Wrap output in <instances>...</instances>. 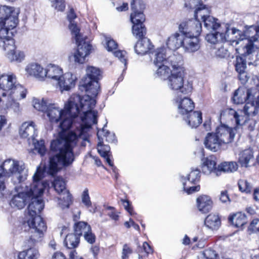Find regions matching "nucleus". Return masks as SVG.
Segmentation results:
<instances>
[{"mask_svg":"<svg viewBox=\"0 0 259 259\" xmlns=\"http://www.w3.org/2000/svg\"><path fill=\"white\" fill-rule=\"evenodd\" d=\"M29 217L27 223L30 228V232L31 234L27 239L26 242L29 244L30 246L42 241L44 232L47 230V226L40 215Z\"/></svg>","mask_w":259,"mask_h":259,"instance_id":"obj_9","label":"nucleus"},{"mask_svg":"<svg viewBox=\"0 0 259 259\" xmlns=\"http://www.w3.org/2000/svg\"><path fill=\"white\" fill-rule=\"evenodd\" d=\"M27 176V170L23 161L15 159H6L0 165V190L5 189L6 178L12 176L13 183L17 184L26 180Z\"/></svg>","mask_w":259,"mask_h":259,"instance_id":"obj_3","label":"nucleus"},{"mask_svg":"<svg viewBox=\"0 0 259 259\" xmlns=\"http://www.w3.org/2000/svg\"><path fill=\"white\" fill-rule=\"evenodd\" d=\"M84 240L89 244H93L96 242V236L93 232L92 227L83 235Z\"/></svg>","mask_w":259,"mask_h":259,"instance_id":"obj_60","label":"nucleus"},{"mask_svg":"<svg viewBox=\"0 0 259 259\" xmlns=\"http://www.w3.org/2000/svg\"><path fill=\"white\" fill-rule=\"evenodd\" d=\"M66 110L60 108L55 104H49L46 113L51 122L57 123L62 117H64Z\"/></svg>","mask_w":259,"mask_h":259,"instance_id":"obj_23","label":"nucleus"},{"mask_svg":"<svg viewBox=\"0 0 259 259\" xmlns=\"http://www.w3.org/2000/svg\"><path fill=\"white\" fill-rule=\"evenodd\" d=\"M253 160V153L251 149H245L239 154V162L242 166H249L250 162Z\"/></svg>","mask_w":259,"mask_h":259,"instance_id":"obj_36","label":"nucleus"},{"mask_svg":"<svg viewBox=\"0 0 259 259\" xmlns=\"http://www.w3.org/2000/svg\"><path fill=\"white\" fill-rule=\"evenodd\" d=\"M25 71L29 75L39 80H45L46 78L45 68L38 63H32L28 64L25 68Z\"/></svg>","mask_w":259,"mask_h":259,"instance_id":"obj_19","label":"nucleus"},{"mask_svg":"<svg viewBox=\"0 0 259 259\" xmlns=\"http://www.w3.org/2000/svg\"><path fill=\"white\" fill-rule=\"evenodd\" d=\"M77 45V49L73 55L74 61L78 64H83L85 61L86 57L90 54L92 49V45L86 38L83 37L81 34L78 35V39L73 37Z\"/></svg>","mask_w":259,"mask_h":259,"instance_id":"obj_12","label":"nucleus"},{"mask_svg":"<svg viewBox=\"0 0 259 259\" xmlns=\"http://www.w3.org/2000/svg\"><path fill=\"white\" fill-rule=\"evenodd\" d=\"M20 136L23 138L27 139L28 140H34L36 136V129L34 123L33 122H25L20 127L19 130Z\"/></svg>","mask_w":259,"mask_h":259,"instance_id":"obj_27","label":"nucleus"},{"mask_svg":"<svg viewBox=\"0 0 259 259\" xmlns=\"http://www.w3.org/2000/svg\"><path fill=\"white\" fill-rule=\"evenodd\" d=\"M235 130L226 125L222 124L218 126L215 132L213 133L222 144L224 145L229 144L233 141L235 137Z\"/></svg>","mask_w":259,"mask_h":259,"instance_id":"obj_16","label":"nucleus"},{"mask_svg":"<svg viewBox=\"0 0 259 259\" xmlns=\"http://www.w3.org/2000/svg\"><path fill=\"white\" fill-rule=\"evenodd\" d=\"M0 89L14 94L17 98H20L24 95V87L17 81L14 74L0 75Z\"/></svg>","mask_w":259,"mask_h":259,"instance_id":"obj_10","label":"nucleus"},{"mask_svg":"<svg viewBox=\"0 0 259 259\" xmlns=\"http://www.w3.org/2000/svg\"><path fill=\"white\" fill-rule=\"evenodd\" d=\"M26 242L27 239L24 242V247L27 249L19 252L18 259H37L39 257L40 254L38 250L33 247L37 243H35L29 246V244Z\"/></svg>","mask_w":259,"mask_h":259,"instance_id":"obj_24","label":"nucleus"},{"mask_svg":"<svg viewBox=\"0 0 259 259\" xmlns=\"http://www.w3.org/2000/svg\"><path fill=\"white\" fill-rule=\"evenodd\" d=\"M216 165L217 162L214 157H207L202 166V172L206 175L213 174L216 176H219V174L217 171L219 170V165L217 167Z\"/></svg>","mask_w":259,"mask_h":259,"instance_id":"obj_31","label":"nucleus"},{"mask_svg":"<svg viewBox=\"0 0 259 259\" xmlns=\"http://www.w3.org/2000/svg\"><path fill=\"white\" fill-rule=\"evenodd\" d=\"M178 71L171 70L170 75L167 77L166 83L168 87L172 91H177L178 94L183 95H188L192 91V84H184V68H178Z\"/></svg>","mask_w":259,"mask_h":259,"instance_id":"obj_8","label":"nucleus"},{"mask_svg":"<svg viewBox=\"0 0 259 259\" xmlns=\"http://www.w3.org/2000/svg\"><path fill=\"white\" fill-rule=\"evenodd\" d=\"M213 50V54L217 58H224L228 56V50L224 48L222 43L217 45Z\"/></svg>","mask_w":259,"mask_h":259,"instance_id":"obj_53","label":"nucleus"},{"mask_svg":"<svg viewBox=\"0 0 259 259\" xmlns=\"http://www.w3.org/2000/svg\"><path fill=\"white\" fill-rule=\"evenodd\" d=\"M229 220L237 228L243 226L247 222L246 215L241 212H237L230 216Z\"/></svg>","mask_w":259,"mask_h":259,"instance_id":"obj_38","label":"nucleus"},{"mask_svg":"<svg viewBox=\"0 0 259 259\" xmlns=\"http://www.w3.org/2000/svg\"><path fill=\"white\" fill-rule=\"evenodd\" d=\"M131 20L133 24L143 23L145 20L143 12H132L131 14Z\"/></svg>","mask_w":259,"mask_h":259,"instance_id":"obj_55","label":"nucleus"},{"mask_svg":"<svg viewBox=\"0 0 259 259\" xmlns=\"http://www.w3.org/2000/svg\"><path fill=\"white\" fill-rule=\"evenodd\" d=\"M212 201L207 195L200 196L197 199V205L199 210L202 213L208 212L212 207Z\"/></svg>","mask_w":259,"mask_h":259,"instance_id":"obj_32","label":"nucleus"},{"mask_svg":"<svg viewBox=\"0 0 259 259\" xmlns=\"http://www.w3.org/2000/svg\"><path fill=\"white\" fill-rule=\"evenodd\" d=\"M167 63L172 68L171 70H175L178 71V68H184L182 65V57L181 55L173 54L167 57Z\"/></svg>","mask_w":259,"mask_h":259,"instance_id":"obj_40","label":"nucleus"},{"mask_svg":"<svg viewBox=\"0 0 259 259\" xmlns=\"http://www.w3.org/2000/svg\"><path fill=\"white\" fill-rule=\"evenodd\" d=\"M42 172L37 169L33 177V183L31 184L21 185L20 187H16L15 189L17 193L13 195L10 204L12 207L18 209L23 208L27 201L30 200L32 195H38L43 194L45 185L41 182Z\"/></svg>","mask_w":259,"mask_h":259,"instance_id":"obj_2","label":"nucleus"},{"mask_svg":"<svg viewBox=\"0 0 259 259\" xmlns=\"http://www.w3.org/2000/svg\"><path fill=\"white\" fill-rule=\"evenodd\" d=\"M179 29L184 35L198 37L202 31V25L199 20L192 19L182 22Z\"/></svg>","mask_w":259,"mask_h":259,"instance_id":"obj_15","label":"nucleus"},{"mask_svg":"<svg viewBox=\"0 0 259 259\" xmlns=\"http://www.w3.org/2000/svg\"><path fill=\"white\" fill-rule=\"evenodd\" d=\"M153 47L148 38L144 37L138 41L134 47V49L137 54L143 55L150 53Z\"/></svg>","mask_w":259,"mask_h":259,"instance_id":"obj_29","label":"nucleus"},{"mask_svg":"<svg viewBox=\"0 0 259 259\" xmlns=\"http://www.w3.org/2000/svg\"><path fill=\"white\" fill-rule=\"evenodd\" d=\"M204 144L205 148L212 152H218L223 145L213 132L207 134Z\"/></svg>","mask_w":259,"mask_h":259,"instance_id":"obj_22","label":"nucleus"},{"mask_svg":"<svg viewBox=\"0 0 259 259\" xmlns=\"http://www.w3.org/2000/svg\"><path fill=\"white\" fill-rule=\"evenodd\" d=\"M154 56V64L155 65L167 63V57H166V49L165 48H161L157 49Z\"/></svg>","mask_w":259,"mask_h":259,"instance_id":"obj_42","label":"nucleus"},{"mask_svg":"<svg viewBox=\"0 0 259 259\" xmlns=\"http://www.w3.org/2000/svg\"><path fill=\"white\" fill-rule=\"evenodd\" d=\"M80 238L74 233L68 234L64 240V243L67 248L74 250L79 243Z\"/></svg>","mask_w":259,"mask_h":259,"instance_id":"obj_39","label":"nucleus"},{"mask_svg":"<svg viewBox=\"0 0 259 259\" xmlns=\"http://www.w3.org/2000/svg\"><path fill=\"white\" fill-rule=\"evenodd\" d=\"M81 97L79 95H75L71 97L69 101L72 99L74 104H77L79 108V113L82 112L83 115L81 117V120L83 123L86 124L87 128H91L93 124L97 123V111L93 110L96 104V100L91 97L93 96L91 94ZM96 96H94L96 97Z\"/></svg>","mask_w":259,"mask_h":259,"instance_id":"obj_4","label":"nucleus"},{"mask_svg":"<svg viewBox=\"0 0 259 259\" xmlns=\"http://www.w3.org/2000/svg\"><path fill=\"white\" fill-rule=\"evenodd\" d=\"M46 77L58 81L63 74L62 69L55 65L50 64L45 68Z\"/></svg>","mask_w":259,"mask_h":259,"instance_id":"obj_34","label":"nucleus"},{"mask_svg":"<svg viewBox=\"0 0 259 259\" xmlns=\"http://www.w3.org/2000/svg\"><path fill=\"white\" fill-rule=\"evenodd\" d=\"M238 169V164L235 161H225L221 163L219 165V170H217L219 176H220L222 172H233Z\"/></svg>","mask_w":259,"mask_h":259,"instance_id":"obj_37","label":"nucleus"},{"mask_svg":"<svg viewBox=\"0 0 259 259\" xmlns=\"http://www.w3.org/2000/svg\"><path fill=\"white\" fill-rule=\"evenodd\" d=\"M183 119L191 128H196L202 122V113L200 111H193L183 116Z\"/></svg>","mask_w":259,"mask_h":259,"instance_id":"obj_28","label":"nucleus"},{"mask_svg":"<svg viewBox=\"0 0 259 259\" xmlns=\"http://www.w3.org/2000/svg\"><path fill=\"white\" fill-rule=\"evenodd\" d=\"M102 135L105 138V140L109 143H113L116 141L115 134L105 130L104 128H103L102 131H98L97 133V136L99 139L100 136Z\"/></svg>","mask_w":259,"mask_h":259,"instance_id":"obj_54","label":"nucleus"},{"mask_svg":"<svg viewBox=\"0 0 259 259\" xmlns=\"http://www.w3.org/2000/svg\"><path fill=\"white\" fill-rule=\"evenodd\" d=\"M33 142L34 145L35 150L37 151L41 156L44 155L46 152V149L45 146V141L44 140H40L35 142L34 140H33Z\"/></svg>","mask_w":259,"mask_h":259,"instance_id":"obj_58","label":"nucleus"},{"mask_svg":"<svg viewBox=\"0 0 259 259\" xmlns=\"http://www.w3.org/2000/svg\"><path fill=\"white\" fill-rule=\"evenodd\" d=\"M252 92V89L238 88L234 93L232 97L233 102L236 104H240L246 101H251Z\"/></svg>","mask_w":259,"mask_h":259,"instance_id":"obj_21","label":"nucleus"},{"mask_svg":"<svg viewBox=\"0 0 259 259\" xmlns=\"http://www.w3.org/2000/svg\"><path fill=\"white\" fill-rule=\"evenodd\" d=\"M182 47L185 52L188 53H193L198 51L200 48L198 37L184 35Z\"/></svg>","mask_w":259,"mask_h":259,"instance_id":"obj_25","label":"nucleus"},{"mask_svg":"<svg viewBox=\"0 0 259 259\" xmlns=\"http://www.w3.org/2000/svg\"><path fill=\"white\" fill-rule=\"evenodd\" d=\"M24 91L23 93L24 95H23V97H21L20 98H17L15 97L14 94H11L8 91H5V92H3L2 93L3 97H6L8 96V101L6 104L5 108H11L15 112H18L20 111V104L17 102V101L25 98L26 90L24 88Z\"/></svg>","mask_w":259,"mask_h":259,"instance_id":"obj_26","label":"nucleus"},{"mask_svg":"<svg viewBox=\"0 0 259 259\" xmlns=\"http://www.w3.org/2000/svg\"><path fill=\"white\" fill-rule=\"evenodd\" d=\"M76 17V15L75 14L73 9H71L67 15V18L70 23L68 27L71 32L72 36L76 37L77 40L78 35L81 34V33L79 32L80 29L74 21V19H75Z\"/></svg>","mask_w":259,"mask_h":259,"instance_id":"obj_35","label":"nucleus"},{"mask_svg":"<svg viewBox=\"0 0 259 259\" xmlns=\"http://www.w3.org/2000/svg\"><path fill=\"white\" fill-rule=\"evenodd\" d=\"M0 29V47L4 50L12 51L15 48V41L13 38L16 33V27L1 26Z\"/></svg>","mask_w":259,"mask_h":259,"instance_id":"obj_13","label":"nucleus"},{"mask_svg":"<svg viewBox=\"0 0 259 259\" xmlns=\"http://www.w3.org/2000/svg\"><path fill=\"white\" fill-rule=\"evenodd\" d=\"M175 100L178 104V112L183 116L187 114H189L190 112L192 111L194 109V103L189 98L182 96V95H178Z\"/></svg>","mask_w":259,"mask_h":259,"instance_id":"obj_17","label":"nucleus"},{"mask_svg":"<svg viewBox=\"0 0 259 259\" xmlns=\"http://www.w3.org/2000/svg\"><path fill=\"white\" fill-rule=\"evenodd\" d=\"M86 75L80 82L79 89L92 95L97 96L100 89L98 80L101 77V71L96 67L89 66L87 68Z\"/></svg>","mask_w":259,"mask_h":259,"instance_id":"obj_7","label":"nucleus"},{"mask_svg":"<svg viewBox=\"0 0 259 259\" xmlns=\"http://www.w3.org/2000/svg\"><path fill=\"white\" fill-rule=\"evenodd\" d=\"M258 107L254 103V102H247L243 108L244 114L248 116H255L258 112Z\"/></svg>","mask_w":259,"mask_h":259,"instance_id":"obj_47","label":"nucleus"},{"mask_svg":"<svg viewBox=\"0 0 259 259\" xmlns=\"http://www.w3.org/2000/svg\"><path fill=\"white\" fill-rule=\"evenodd\" d=\"M19 12L14 7L0 5V25L16 27Z\"/></svg>","mask_w":259,"mask_h":259,"instance_id":"obj_11","label":"nucleus"},{"mask_svg":"<svg viewBox=\"0 0 259 259\" xmlns=\"http://www.w3.org/2000/svg\"><path fill=\"white\" fill-rule=\"evenodd\" d=\"M33 104L34 108L38 111L44 112H46L49 104H51L48 100L44 98L41 100L34 99L33 100Z\"/></svg>","mask_w":259,"mask_h":259,"instance_id":"obj_51","label":"nucleus"},{"mask_svg":"<svg viewBox=\"0 0 259 259\" xmlns=\"http://www.w3.org/2000/svg\"><path fill=\"white\" fill-rule=\"evenodd\" d=\"M204 26L208 30L215 31L218 29L221 24L218 19L212 16H208L203 20Z\"/></svg>","mask_w":259,"mask_h":259,"instance_id":"obj_44","label":"nucleus"},{"mask_svg":"<svg viewBox=\"0 0 259 259\" xmlns=\"http://www.w3.org/2000/svg\"><path fill=\"white\" fill-rule=\"evenodd\" d=\"M52 186L56 192L60 195L58 199L63 201L62 207H69L71 202V195L69 191L66 189V183L64 180L61 177L55 178Z\"/></svg>","mask_w":259,"mask_h":259,"instance_id":"obj_14","label":"nucleus"},{"mask_svg":"<svg viewBox=\"0 0 259 259\" xmlns=\"http://www.w3.org/2000/svg\"><path fill=\"white\" fill-rule=\"evenodd\" d=\"M66 110L64 117L60 120L59 127L61 131L56 140L51 143V151L56 154L50 158L48 172L53 176L60 169L67 167L74 160L73 152L77 144L78 138L87 140V132L90 128L86 127V124L82 122L76 126L75 131H70L75 119L79 114V108L77 104H74L71 99L65 104Z\"/></svg>","mask_w":259,"mask_h":259,"instance_id":"obj_1","label":"nucleus"},{"mask_svg":"<svg viewBox=\"0 0 259 259\" xmlns=\"http://www.w3.org/2000/svg\"><path fill=\"white\" fill-rule=\"evenodd\" d=\"M145 8V4L141 0H133L131 2V9L133 12H143Z\"/></svg>","mask_w":259,"mask_h":259,"instance_id":"obj_57","label":"nucleus"},{"mask_svg":"<svg viewBox=\"0 0 259 259\" xmlns=\"http://www.w3.org/2000/svg\"><path fill=\"white\" fill-rule=\"evenodd\" d=\"M4 51L7 53V56L11 62H20L24 59V53L20 51H16V48L12 51Z\"/></svg>","mask_w":259,"mask_h":259,"instance_id":"obj_46","label":"nucleus"},{"mask_svg":"<svg viewBox=\"0 0 259 259\" xmlns=\"http://www.w3.org/2000/svg\"><path fill=\"white\" fill-rule=\"evenodd\" d=\"M201 0H189L185 4L186 8L189 9H196L197 8L202 6Z\"/></svg>","mask_w":259,"mask_h":259,"instance_id":"obj_61","label":"nucleus"},{"mask_svg":"<svg viewBox=\"0 0 259 259\" xmlns=\"http://www.w3.org/2000/svg\"><path fill=\"white\" fill-rule=\"evenodd\" d=\"M91 227V226L85 222L79 221L75 223L73 225L74 233L80 238L87 233Z\"/></svg>","mask_w":259,"mask_h":259,"instance_id":"obj_43","label":"nucleus"},{"mask_svg":"<svg viewBox=\"0 0 259 259\" xmlns=\"http://www.w3.org/2000/svg\"><path fill=\"white\" fill-rule=\"evenodd\" d=\"M259 39L257 34L247 40V42L242 47L239 48L236 51L241 56L237 57L235 66L236 71L239 73V78L243 81H247V75L245 72L246 68V62L244 57L252 54L254 51V47L257 48L259 45L255 44Z\"/></svg>","mask_w":259,"mask_h":259,"instance_id":"obj_5","label":"nucleus"},{"mask_svg":"<svg viewBox=\"0 0 259 259\" xmlns=\"http://www.w3.org/2000/svg\"><path fill=\"white\" fill-rule=\"evenodd\" d=\"M155 66L157 67L156 73L157 75L160 77L161 79L166 80L167 79V77L170 75L171 71V70L169 69V66H168L167 64H162Z\"/></svg>","mask_w":259,"mask_h":259,"instance_id":"obj_48","label":"nucleus"},{"mask_svg":"<svg viewBox=\"0 0 259 259\" xmlns=\"http://www.w3.org/2000/svg\"><path fill=\"white\" fill-rule=\"evenodd\" d=\"M230 113L233 115L237 126H241L245 123L247 119V116H245L243 114V110L236 111L234 110L231 109Z\"/></svg>","mask_w":259,"mask_h":259,"instance_id":"obj_50","label":"nucleus"},{"mask_svg":"<svg viewBox=\"0 0 259 259\" xmlns=\"http://www.w3.org/2000/svg\"><path fill=\"white\" fill-rule=\"evenodd\" d=\"M183 33L176 32L171 34L167 39L166 46L167 48L172 51H175L180 47H182L183 37Z\"/></svg>","mask_w":259,"mask_h":259,"instance_id":"obj_30","label":"nucleus"},{"mask_svg":"<svg viewBox=\"0 0 259 259\" xmlns=\"http://www.w3.org/2000/svg\"><path fill=\"white\" fill-rule=\"evenodd\" d=\"M105 45L108 51H112L117 48V44L110 37H105Z\"/></svg>","mask_w":259,"mask_h":259,"instance_id":"obj_64","label":"nucleus"},{"mask_svg":"<svg viewBox=\"0 0 259 259\" xmlns=\"http://www.w3.org/2000/svg\"><path fill=\"white\" fill-rule=\"evenodd\" d=\"M204 224L205 226L209 229L212 230H217L221 226V219L217 214H209L205 218Z\"/></svg>","mask_w":259,"mask_h":259,"instance_id":"obj_33","label":"nucleus"},{"mask_svg":"<svg viewBox=\"0 0 259 259\" xmlns=\"http://www.w3.org/2000/svg\"><path fill=\"white\" fill-rule=\"evenodd\" d=\"M81 201L83 204L89 208L92 206V202L89 194V190L87 188L85 189L81 195Z\"/></svg>","mask_w":259,"mask_h":259,"instance_id":"obj_62","label":"nucleus"},{"mask_svg":"<svg viewBox=\"0 0 259 259\" xmlns=\"http://www.w3.org/2000/svg\"><path fill=\"white\" fill-rule=\"evenodd\" d=\"M132 32L134 36L137 38L141 39L146 34V28L142 23L133 24Z\"/></svg>","mask_w":259,"mask_h":259,"instance_id":"obj_45","label":"nucleus"},{"mask_svg":"<svg viewBox=\"0 0 259 259\" xmlns=\"http://www.w3.org/2000/svg\"><path fill=\"white\" fill-rule=\"evenodd\" d=\"M42 194L38 195H32L30 198L31 202L28 206V213L29 217L39 215L40 211L44 208V202L40 197Z\"/></svg>","mask_w":259,"mask_h":259,"instance_id":"obj_18","label":"nucleus"},{"mask_svg":"<svg viewBox=\"0 0 259 259\" xmlns=\"http://www.w3.org/2000/svg\"><path fill=\"white\" fill-rule=\"evenodd\" d=\"M245 38V36L241 31L235 28L230 29L228 27H226L225 33L216 31L209 33L205 36V39L208 42L217 46L225 41L230 42L232 45L234 44L236 45L239 41Z\"/></svg>","mask_w":259,"mask_h":259,"instance_id":"obj_6","label":"nucleus"},{"mask_svg":"<svg viewBox=\"0 0 259 259\" xmlns=\"http://www.w3.org/2000/svg\"><path fill=\"white\" fill-rule=\"evenodd\" d=\"M209 14V10L206 8L205 5L202 4V6L197 8L195 10L194 19L199 20V19L200 18L202 21H203L204 19H206L208 16H210Z\"/></svg>","mask_w":259,"mask_h":259,"instance_id":"obj_49","label":"nucleus"},{"mask_svg":"<svg viewBox=\"0 0 259 259\" xmlns=\"http://www.w3.org/2000/svg\"><path fill=\"white\" fill-rule=\"evenodd\" d=\"M98 151L102 157L111 154L109 146L107 145H103L101 142L98 144Z\"/></svg>","mask_w":259,"mask_h":259,"instance_id":"obj_59","label":"nucleus"},{"mask_svg":"<svg viewBox=\"0 0 259 259\" xmlns=\"http://www.w3.org/2000/svg\"><path fill=\"white\" fill-rule=\"evenodd\" d=\"M167 63L172 68L171 70H175L178 71V68H184L182 65V57L181 55L173 54L167 57Z\"/></svg>","mask_w":259,"mask_h":259,"instance_id":"obj_41","label":"nucleus"},{"mask_svg":"<svg viewBox=\"0 0 259 259\" xmlns=\"http://www.w3.org/2000/svg\"><path fill=\"white\" fill-rule=\"evenodd\" d=\"M184 190L188 194H191L200 190V187L199 185L197 186H187V183L183 182Z\"/></svg>","mask_w":259,"mask_h":259,"instance_id":"obj_63","label":"nucleus"},{"mask_svg":"<svg viewBox=\"0 0 259 259\" xmlns=\"http://www.w3.org/2000/svg\"><path fill=\"white\" fill-rule=\"evenodd\" d=\"M239 190L246 193H250L252 190V185L244 179L240 180L238 183Z\"/></svg>","mask_w":259,"mask_h":259,"instance_id":"obj_56","label":"nucleus"},{"mask_svg":"<svg viewBox=\"0 0 259 259\" xmlns=\"http://www.w3.org/2000/svg\"><path fill=\"white\" fill-rule=\"evenodd\" d=\"M200 176L199 169L198 168L192 169L187 176V179L189 183L194 184L200 181Z\"/></svg>","mask_w":259,"mask_h":259,"instance_id":"obj_52","label":"nucleus"},{"mask_svg":"<svg viewBox=\"0 0 259 259\" xmlns=\"http://www.w3.org/2000/svg\"><path fill=\"white\" fill-rule=\"evenodd\" d=\"M77 80L76 76L71 72H67L61 75L58 81L61 91H69L74 88Z\"/></svg>","mask_w":259,"mask_h":259,"instance_id":"obj_20","label":"nucleus"}]
</instances>
